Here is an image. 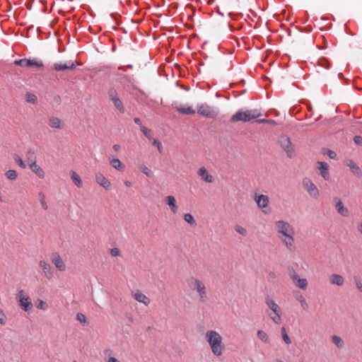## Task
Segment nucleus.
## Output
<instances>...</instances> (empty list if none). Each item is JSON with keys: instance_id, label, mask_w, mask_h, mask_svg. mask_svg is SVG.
I'll use <instances>...</instances> for the list:
<instances>
[{"instance_id": "nucleus-27", "label": "nucleus", "mask_w": 362, "mask_h": 362, "mask_svg": "<svg viewBox=\"0 0 362 362\" xmlns=\"http://www.w3.org/2000/svg\"><path fill=\"white\" fill-rule=\"evenodd\" d=\"M71 178L73 180L74 183L77 187H82V181L80 176L74 170L70 172Z\"/></svg>"}, {"instance_id": "nucleus-54", "label": "nucleus", "mask_w": 362, "mask_h": 362, "mask_svg": "<svg viewBox=\"0 0 362 362\" xmlns=\"http://www.w3.org/2000/svg\"><path fill=\"white\" fill-rule=\"evenodd\" d=\"M228 28L230 31H233L235 30H238L242 28V24H238L237 27L234 26V24L229 23L228 24Z\"/></svg>"}, {"instance_id": "nucleus-26", "label": "nucleus", "mask_w": 362, "mask_h": 362, "mask_svg": "<svg viewBox=\"0 0 362 362\" xmlns=\"http://www.w3.org/2000/svg\"><path fill=\"white\" fill-rule=\"evenodd\" d=\"M111 165L116 170L119 171H124L125 169L124 165L118 159L113 158L110 160Z\"/></svg>"}, {"instance_id": "nucleus-28", "label": "nucleus", "mask_w": 362, "mask_h": 362, "mask_svg": "<svg viewBox=\"0 0 362 362\" xmlns=\"http://www.w3.org/2000/svg\"><path fill=\"white\" fill-rule=\"evenodd\" d=\"M295 297H296V300L300 302L302 308L304 310H308V304L305 301V298L303 297V296L301 293H300V292H298V293H296L295 294Z\"/></svg>"}, {"instance_id": "nucleus-18", "label": "nucleus", "mask_w": 362, "mask_h": 362, "mask_svg": "<svg viewBox=\"0 0 362 362\" xmlns=\"http://www.w3.org/2000/svg\"><path fill=\"white\" fill-rule=\"evenodd\" d=\"M319 165L318 170L320 171V175L325 180H327L329 178V165L326 162L319 161L317 162Z\"/></svg>"}, {"instance_id": "nucleus-52", "label": "nucleus", "mask_w": 362, "mask_h": 362, "mask_svg": "<svg viewBox=\"0 0 362 362\" xmlns=\"http://www.w3.org/2000/svg\"><path fill=\"white\" fill-rule=\"evenodd\" d=\"M354 141L356 144L362 146V136L359 135L354 136Z\"/></svg>"}, {"instance_id": "nucleus-12", "label": "nucleus", "mask_w": 362, "mask_h": 362, "mask_svg": "<svg viewBox=\"0 0 362 362\" xmlns=\"http://www.w3.org/2000/svg\"><path fill=\"white\" fill-rule=\"evenodd\" d=\"M303 185L312 197L317 198L318 197L319 191L315 184L310 179L307 177L304 178L303 180Z\"/></svg>"}, {"instance_id": "nucleus-41", "label": "nucleus", "mask_w": 362, "mask_h": 362, "mask_svg": "<svg viewBox=\"0 0 362 362\" xmlns=\"http://www.w3.org/2000/svg\"><path fill=\"white\" fill-rule=\"evenodd\" d=\"M37 96L35 94L30 93H26V101L28 103L35 104L37 102Z\"/></svg>"}, {"instance_id": "nucleus-60", "label": "nucleus", "mask_w": 362, "mask_h": 362, "mask_svg": "<svg viewBox=\"0 0 362 362\" xmlns=\"http://www.w3.org/2000/svg\"><path fill=\"white\" fill-rule=\"evenodd\" d=\"M83 29H88L90 32H93L92 31V27L90 25H86V26H82L81 27Z\"/></svg>"}, {"instance_id": "nucleus-6", "label": "nucleus", "mask_w": 362, "mask_h": 362, "mask_svg": "<svg viewBox=\"0 0 362 362\" xmlns=\"http://www.w3.org/2000/svg\"><path fill=\"white\" fill-rule=\"evenodd\" d=\"M107 95L110 101L113 103L115 107L120 112L124 113L125 108L122 101L119 98V96L117 90L114 88H110L107 92Z\"/></svg>"}, {"instance_id": "nucleus-10", "label": "nucleus", "mask_w": 362, "mask_h": 362, "mask_svg": "<svg viewBox=\"0 0 362 362\" xmlns=\"http://www.w3.org/2000/svg\"><path fill=\"white\" fill-rule=\"evenodd\" d=\"M289 274L293 281L297 287L301 289H305L308 287V281L305 278H300L293 269H291Z\"/></svg>"}, {"instance_id": "nucleus-57", "label": "nucleus", "mask_w": 362, "mask_h": 362, "mask_svg": "<svg viewBox=\"0 0 362 362\" xmlns=\"http://www.w3.org/2000/svg\"><path fill=\"white\" fill-rule=\"evenodd\" d=\"M134 122L135 124H136L137 125H139L140 127H141V120L139 117H135L134 119Z\"/></svg>"}, {"instance_id": "nucleus-36", "label": "nucleus", "mask_w": 362, "mask_h": 362, "mask_svg": "<svg viewBox=\"0 0 362 362\" xmlns=\"http://www.w3.org/2000/svg\"><path fill=\"white\" fill-rule=\"evenodd\" d=\"M6 177L10 180H15L17 178V172L15 170H8L5 173Z\"/></svg>"}, {"instance_id": "nucleus-39", "label": "nucleus", "mask_w": 362, "mask_h": 362, "mask_svg": "<svg viewBox=\"0 0 362 362\" xmlns=\"http://www.w3.org/2000/svg\"><path fill=\"white\" fill-rule=\"evenodd\" d=\"M13 158L21 168L25 169L26 168L25 162L18 154H14Z\"/></svg>"}, {"instance_id": "nucleus-5", "label": "nucleus", "mask_w": 362, "mask_h": 362, "mask_svg": "<svg viewBox=\"0 0 362 362\" xmlns=\"http://www.w3.org/2000/svg\"><path fill=\"white\" fill-rule=\"evenodd\" d=\"M279 143L287 156L292 158L295 155V150L290 138L286 135H281L279 139Z\"/></svg>"}, {"instance_id": "nucleus-42", "label": "nucleus", "mask_w": 362, "mask_h": 362, "mask_svg": "<svg viewBox=\"0 0 362 362\" xmlns=\"http://www.w3.org/2000/svg\"><path fill=\"white\" fill-rule=\"evenodd\" d=\"M251 119H257L262 115L260 111L257 109L248 110Z\"/></svg>"}, {"instance_id": "nucleus-63", "label": "nucleus", "mask_w": 362, "mask_h": 362, "mask_svg": "<svg viewBox=\"0 0 362 362\" xmlns=\"http://www.w3.org/2000/svg\"><path fill=\"white\" fill-rule=\"evenodd\" d=\"M359 231L362 234V222L360 223V226H359Z\"/></svg>"}, {"instance_id": "nucleus-13", "label": "nucleus", "mask_w": 362, "mask_h": 362, "mask_svg": "<svg viewBox=\"0 0 362 362\" xmlns=\"http://www.w3.org/2000/svg\"><path fill=\"white\" fill-rule=\"evenodd\" d=\"M346 165L349 168L351 173L357 177H362V170L359 166L354 163L352 160L348 159L346 160Z\"/></svg>"}, {"instance_id": "nucleus-23", "label": "nucleus", "mask_w": 362, "mask_h": 362, "mask_svg": "<svg viewBox=\"0 0 362 362\" xmlns=\"http://www.w3.org/2000/svg\"><path fill=\"white\" fill-rule=\"evenodd\" d=\"M165 201H166V204L170 208L171 211L173 213H176L177 211L178 207L176 204L175 198L172 195H169V196L166 197Z\"/></svg>"}, {"instance_id": "nucleus-43", "label": "nucleus", "mask_w": 362, "mask_h": 362, "mask_svg": "<svg viewBox=\"0 0 362 362\" xmlns=\"http://www.w3.org/2000/svg\"><path fill=\"white\" fill-rule=\"evenodd\" d=\"M141 132L145 135V136L148 139L151 140V131L147 127L144 126H141L140 128Z\"/></svg>"}, {"instance_id": "nucleus-47", "label": "nucleus", "mask_w": 362, "mask_h": 362, "mask_svg": "<svg viewBox=\"0 0 362 362\" xmlns=\"http://www.w3.org/2000/svg\"><path fill=\"white\" fill-rule=\"evenodd\" d=\"M255 122L259 124H264V123H269V124H276V121L274 119H257L255 120Z\"/></svg>"}, {"instance_id": "nucleus-58", "label": "nucleus", "mask_w": 362, "mask_h": 362, "mask_svg": "<svg viewBox=\"0 0 362 362\" xmlns=\"http://www.w3.org/2000/svg\"><path fill=\"white\" fill-rule=\"evenodd\" d=\"M112 148L115 151H118L120 150L121 148V146L119 145V144H114L113 146H112Z\"/></svg>"}, {"instance_id": "nucleus-37", "label": "nucleus", "mask_w": 362, "mask_h": 362, "mask_svg": "<svg viewBox=\"0 0 362 362\" xmlns=\"http://www.w3.org/2000/svg\"><path fill=\"white\" fill-rule=\"evenodd\" d=\"M139 168L141 170V172H142L146 176L151 177L153 175V173H152V171L151 170V169H149L145 165H144V164L140 165L139 166Z\"/></svg>"}, {"instance_id": "nucleus-38", "label": "nucleus", "mask_w": 362, "mask_h": 362, "mask_svg": "<svg viewBox=\"0 0 362 362\" xmlns=\"http://www.w3.org/2000/svg\"><path fill=\"white\" fill-rule=\"evenodd\" d=\"M281 330L283 340L286 344H290L291 343V340L286 333V328L284 327H282Z\"/></svg>"}, {"instance_id": "nucleus-40", "label": "nucleus", "mask_w": 362, "mask_h": 362, "mask_svg": "<svg viewBox=\"0 0 362 362\" xmlns=\"http://www.w3.org/2000/svg\"><path fill=\"white\" fill-rule=\"evenodd\" d=\"M323 154L328 156L331 159H337V155L336 152L332 150L325 148L323 150Z\"/></svg>"}, {"instance_id": "nucleus-59", "label": "nucleus", "mask_w": 362, "mask_h": 362, "mask_svg": "<svg viewBox=\"0 0 362 362\" xmlns=\"http://www.w3.org/2000/svg\"><path fill=\"white\" fill-rule=\"evenodd\" d=\"M107 362H119L115 357H110Z\"/></svg>"}, {"instance_id": "nucleus-45", "label": "nucleus", "mask_w": 362, "mask_h": 362, "mask_svg": "<svg viewBox=\"0 0 362 362\" xmlns=\"http://www.w3.org/2000/svg\"><path fill=\"white\" fill-rule=\"evenodd\" d=\"M235 230L238 233L242 235L243 236H245L247 234V230L245 228H243V227H242L240 226H238V225L235 226Z\"/></svg>"}, {"instance_id": "nucleus-56", "label": "nucleus", "mask_w": 362, "mask_h": 362, "mask_svg": "<svg viewBox=\"0 0 362 362\" xmlns=\"http://www.w3.org/2000/svg\"><path fill=\"white\" fill-rule=\"evenodd\" d=\"M132 67H133V66L132 64H128L126 66H119V69L123 70V71H127L128 69H132Z\"/></svg>"}, {"instance_id": "nucleus-2", "label": "nucleus", "mask_w": 362, "mask_h": 362, "mask_svg": "<svg viewBox=\"0 0 362 362\" xmlns=\"http://www.w3.org/2000/svg\"><path fill=\"white\" fill-rule=\"evenodd\" d=\"M206 337L212 353L216 356H221L223 349L221 336L216 331L211 330L206 332Z\"/></svg>"}, {"instance_id": "nucleus-19", "label": "nucleus", "mask_w": 362, "mask_h": 362, "mask_svg": "<svg viewBox=\"0 0 362 362\" xmlns=\"http://www.w3.org/2000/svg\"><path fill=\"white\" fill-rule=\"evenodd\" d=\"M255 201L257 206L260 209L267 207L269 204V198L264 194L255 195Z\"/></svg>"}, {"instance_id": "nucleus-4", "label": "nucleus", "mask_w": 362, "mask_h": 362, "mask_svg": "<svg viewBox=\"0 0 362 362\" xmlns=\"http://www.w3.org/2000/svg\"><path fill=\"white\" fill-rule=\"evenodd\" d=\"M265 303L268 308L272 310L274 315L271 316V319L276 323L279 324L281 322V310L278 304L275 303L272 297L267 296L265 298Z\"/></svg>"}, {"instance_id": "nucleus-55", "label": "nucleus", "mask_w": 362, "mask_h": 362, "mask_svg": "<svg viewBox=\"0 0 362 362\" xmlns=\"http://www.w3.org/2000/svg\"><path fill=\"white\" fill-rule=\"evenodd\" d=\"M280 26L281 28L285 29V30L288 33V35L291 36V30L290 28H288L286 27V24L281 23Z\"/></svg>"}, {"instance_id": "nucleus-29", "label": "nucleus", "mask_w": 362, "mask_h": 362, "mask_svg": "<svg viewBox=\"0 0 362 362\" xmlns=\"http://www.w3.org/2000/svg\"><path fill=\"white\" fill-rule=\"evenodd\" d=\"M49 125L52 128L62 129V121L58 117H52L49 118Z\"/></svg>"}, {"instance_id": "nucleus-22", "label": "nucleus", "mask_w": 362, "mask_h": 362, "mask_svg": "<svg viewBox=\"0 0 362 362\" xmlns=\"http://www.w3.org/2000/svg\"><path fill=\"white\" fill-rule=\"evenodd\" d=\"M198 175L206 182L211 183L213 182L212 175L208 174L207 170L204 167H202L199 169Z\"/></svg>"}, {"instance_id": "nucleus-3", "label": "nucleus", "mask_w": 362, "mask_h": 362, "mask_svg": "<svg viewBox=\"0 0 362 362\" xmlns=\"http://www.w3.org/2000/svg\"><path fill=\"white\" fill-rule=\"evenodd\" d=\"M16 299L21 308L29 313L33 309V303L29 296L23 290H19L16 294Z\"/></svg>"}, {"instance_id": "nucleus-46", "label": "nucleus", "mask_w": 362, "mask_h": 362, "mask_svg": "<svg viewBox=\"0 0 362 362\" xmlns=\"http://www.w3.org/2000/svg\"><path fill=\"white\" fill-rule=\"evenodd\" d=\"M39 197H40V203H41L42 208L45 210H47L48 207H47V204L45 202V197L44 194L42 192H40Z\"/></svg>"}, {"instance_id": "nucleus-51", "label": "nucleus", "mask_w": 362, "mask_h": 362, "mask_svg": "<svg viewBox=\"0 0 362 362\" xmlns=\"http://www.w3.org/2000/svg\"><path fill=\"white\" fill-rule=\"evenodd\" d=\"M110 253L112 257H117L120 255V251L117 247H113L110 249Z\"/></svg>"}, {"instance_id": "nucleus-14", "label": "nucleus", "mask_w": 362, "mask_h": 362, "mask_svg": "<svg viewBox=\"0 0 362 362\" xmlns=\"http://www.w3.org/2000/svg\"><path fill=\"white\" fill-rule=\"evenodd\" d=\"M52 262L60 272H64L66 269V265L59 253L54 252L52 254Z\"/></svg>"}, {"instance_id": "nucleus-49", "label": "nucleus", "mask_w": 362, "mask_h": 362, "mask_svg": "<svg viewBox=\"0 0 362 362\" xmlns=\"http://www.w3.org/2000/svg\"><path fill=\"white\" fill-rule=\"evenodd\" d=\"M6 323V316L4 311L0 308V325H5Z\"/></svg>"}, {"instance_id": "nucleus-34", "label": "nucleus", "mask_w": 362, "mask_h": 362, "mask_svg": "<svg viewBox=\"0 0 362 362\" xmlns=\"http://www.w3.org/2000/svg\"><path fill=\"white\" fill-rule=\"evenodd\" d=\"M257 337L264 343L269 342V338L267 334L262 330H258L257 333Z\"/></svg>"}, {"instance_id": "nucleus-64", "label": "nucleus", "mask_w": 362, "mask_h": 362, "mask_svg": "<svg viewBox=\"0 0 362 362\" xmlns=\"http://www.w3.org/2000/svg\"><path fill=\"white\" fill-rule=\"evenodd\" d=\"M131 23H139V22L138 21H136V20L132 19V20H131Z\"/></svg>"}, {"instance_id": "nucleus-32", "label": "nucleus", "mask_w": 362, "mask_h": 362, "mask_svg": "<svg viewBox=\"0 0 362 362\" xmlns=\"http://www.w3.org/2000/svg\"><path fill=\"white\" fill-rule=\"evenodd\" d=\"M177 111L183 115H193L195 113V110L192 109V107H179L177 108Z\"/></svg>"}, {"instance_id": "nucleus-33", "label": "nucleus", "mask_w": 362, "mask_h": 362, "mask_svg": "<svg viewBox=\"0 0 362 362\" xmlns=\"http://www.w3.org/2000/svg\"><path fill=\"white\" fill-rule=\"evenodd\" d=\"M332 341L338 348H342L344 346L343 340L339 336L333 335L332 337Z\"/></svg>"}, {"instance_id": "nucleus-61", "label": "nucleus", "mask_w": 362, "mask_h": 362, "mask_svg": "<svg viewBox=\"0 0 362 362\" xmlns=\"http://www.w3.org/2000/svg\"><path fill=\"white\" fill-rule=\"evenodd\" d=\"M125 185H126L127 187H131V186H132V183H131V182H129V181H126V182H125Z\"/></svg>"}, {"instance_id": "nucleus-7", "label": "nucleus", "mask_w": 362, "mask_h": 362, "mask_svg": "<svg viewBox=\"0 0 362 362\" xmlns=\"http://www.w3.org/2000/svg\"><path fill=\"white\" fill-rule=\"evenodd\" d=\"M197 113L207 118L214 119L218 115V111L205 103L197 106Z\"/></svg>"}, {"instance_id": "nucleus-15", "label": "nucleus", "mask_w": 362, "mask_h": 362, "mask_svg": "<svg viewBox=\"0 0 362 362\" xmlns=\"http://www.w3.org/2000/svg\"><path fill=\"white\" fill-rule=\"evenodd\" d=\"M334 201L335 202V209L338 214L344 217L349 216V210L344 207L342 202L338 197H334Z\"/></svg>"}, {"instance_id": "nucleus-44", "label": "nucleus", "mask_w": 362, "mask_h": 362, "mask_svg": "<svg viewBox=\"0 0 362 362\" xmlns=\"http://www.w3.org/2000/svg\"><path fill=\"white\" fill-rule=\"evenodd\" d=\"M37 308L42 310H45L47 309V304L43 301L42 300H38V301L36 303Z\"/></svg>"}, {"instance_id": "nucleus-11", "label": "nucleus", "mask_w": 362, "mask_h": 362, "mask_svg": "<svg viewBox=\"0 0 362 362\" xmlns=\"http://www.w3.org/2000/svg\"><path fill=\"white\" fill-rule=\"evenodd\" d=\"M14 64L21 66H25V67H31L33 66H35L38 68H43L44 65L42 62H37L35 59H21L18 60H16L14 62Z\"/></svg>"}, {"instance_id": "nucleus-48", "label": "nucleus", "mask_w": 362, "mask_h": 362, "mask_svg": "<svg viewBox=\"0 0 362 362\" xmlns=\"http://www.w3.org/2000/svg\"><path fill=\"white\" fill-rule=\"evenodd\" d=\"M76 320H78L79 322L83 323V324L87 323L86 317L85 315H83L81 313H78L76 314Z\"/></svg>"}, {"instance_id": "nucleus-21", "label": "nucleus", "mask_w": 362, "mask_h": 362, "mask_svg": "<svg viewBox=\"0 0 362 362\" xmlns=\"http://www.w3.org/2000/svg\"><path fill=\"white\" fill-rule=\"evenodd\" d=\"M96 181L100 186H102L105 189H109L111 187L109 180L102 174L96 175Z\"/></svg>"}, {"instance_id": "nucleus-30", "label": "nucleus", "mask_w": 362, "mask_h": 362, "mask_svg": "<svg viewBox=\"0 0 362 362\" xmlns=\"http://www.w3.org/2000/svg\"><path fill=\"white\" fill-rule=\"evenodd\" d=\"M296 31L298 33H310L313 30V28L310 25L305 27L298 26L296 24H291Z\"/></svg>"}, {"instance_id": "nucleus-35", "label": "nucleus", "mask_w": 362, "mask_h": 362, "mask_svg": "<svg viewBox=\"0 0 362 362\" xmlns=\"http://www.w3.org/2000/svg\"><path fill=\"white\" fill-rule=\"evenodd\" d=\"M317 64L322 67H325L327 69H329L330 67L329 63L325 57H320L317 60Z\"/></svg>"}, {"instance_id": "nucleus-9", "label": "nucleus", "mask_w": 362, "mask_h": 362, "mask_svg": "<svg viewBox=\"0 0 362 362\" xmlns=\"http://www.w3.org/2000/svg\"><path fill=\"white\" fill-rule=\"evenodd\" d=\"M251 117H250V114L249 112V110H239L238 111L236 112L235 114H234L230 121L233 123H235V122H250L251 120Z\"/></svg>"}, {"instance_id": "nucleus-16", "label": "nucleus", "mask_w": 362, "mask_h": 362, "mask_svg": "<svg viewBox=\"0 0 362 362\" xmlns=\"http://www.w3.org/2000/svg\"><path fill=\"white\" fill-rule=\"evenodd\" d=\"M76 68L75 64L71 61H68L65 64L55 63L54 64V69L57 71L65 70H73Z\"/></svg>"}, {"instance_id": "nucleus-8", "label": "nucleus", "mask_w": 362, "mask_h": 362, "mask_svg": "<svg viewBox=\"0 0 362 362\" xmlns=\"http://www.w3.org/2000/svg\"><path fill=\"white\" fill-rule=\"evenodd\" d=\"M190 287L198 292L199 295V300L201 302H204L205 298H206V290L204 284L198 279H193Z\"/></svg>"}, {"instance_id": "nucleus-62", "label": "nucleus", "mask_w": 362, "mask_h": 362, "mask_svg": "<svg viewBox=\"0 0 362 362\" xmlns=\"http://www.w3.org/2000/svg\"><path fill=\"white\" fill-rule=\"evenodd\" d=\"M338 77L339 78H344V74L341 72H340L338 74Z\"/></svg>"}, {"instance_id": "nucleus-24", "label": "nucleus", "mask_w": 362, "mask_h": 362, "mask_svg": "<svg viewBox=\"0 0 362 362\" xmlns=\"http://www.w3.org/2000/svg\"><path fill=\"white\" fill-rule=\"evenodd\" d=\"M134 298L139 303L147 305L150 303L149 298L139 291L134 293Z\"/></svg>"}, {"instance_id": "nucleus-50", "label": "nucleus", "mask_w": 362, "mask_h": 362, "mask_svg": "<svg viewBox=\"0 0 362 362\" xmlns=\"http://www.w3.org/2000/svg\"><path fill=\"white\" fill-rule=\"evenodd\" d=\"M152 145L156 146L158 148V150L159 151V152L160 153H162L161 143L158 140H157L156 139H153V142H152Z\"/></svg>"}, {"instance_id": "nucleus-17", "label": "nucleus", "mask_w": 362, "mask_h": 362, "mask_svg": "<svg viewBox=\"0 0 362 362\" xmlns=\"http://www.w3.org/2000/svg\"><path fill=\"white\" fill-rule=\"evenodd\" d=\"M39 264L40 266L42 267V269L46 278L49 279H52L54 276V274L53 269L51 267V265L44 260H40Z\"/></svg>"}, {"instance_id": "nucleus-1", "label": "nucleus", "mask_w": 362, "mask_h": 362, "mask_svg": "<svg viewBox=\"0 0 362 362\" xmlns=\"http://www.w3.org/2000/svg\"><path fill=\"white\" fill-rule=\"evenodd\" d=\"M277 232L281 234L280 238L284 243L286 247L291 252L295 251L296 247L293 245V229L291 225L284 221H278L275 223Z\"/></svg>"}, {"instance_id": "nucleus-25", "label": "nucleus", "mask_w": 362, "mask_h": 362, "mask_svg": "<svg viewBox=\"0 0 362 362\" xmlns=\"http://www.w3.org/2000/svg\"><path fill=\"white\" fill-rule=\"evenodd\" d=\"M330 283L333 285L342 286L344 280L340 274H332L329 278Z\"/></svg>"}, {"instance_id": "nucleus-31", "label": "nucleus", "mask_w": 362, "mask_h": 362, "mask_svg": "<svg viewBox=\"0 0 362 362\" xmlns=\"http://www.w3.org/2000/svg\"><path fill=\"white\" fill-rule=\"evenodd\" d=\"M184 220L189 223L191 226L194 227L197 226V222L194 218V216L191 214H185L184 215Z\"/></svg>"}, {"instance_id": "nucleus-53", "label": "nucleus", "mask_w": 362, "mask_h": 362, "mask_svg": "<svg viewBox=\"0 0 362 362\" xmlns=\"http://www.w3.org/2000/svg\"><path fill=\"white\" fill-rule=\"evenodd\" d=\"M354 281H355V284H356V288H358V290L360 292H362V284L360 281V280L356 276H355Z\"/></svg>"}, {"instance_id": "nucleus-20", "label": "nucleus", "mask_w": 362, "mask_h": 362, "mask_svg": "<svg viewBox=\"0 0 362 362\" xmlns=\"http://www.w3.org/2000/svg\"><path fill=\"white\" fill-rule=\"evenodd\" d=\"M30 170L36 174V175L40 178H44L45 177V172L41 168V167L37 164L35 160H34L30 164Z\"/></svg>"}]
</instances>
